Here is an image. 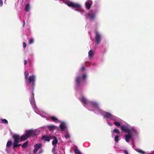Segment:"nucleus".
<instances>
[{
    "instance_id": "f257e3e1",
    "label": "nucleus",
    "mask_w": 154,
    "mask_h": 154,
    "mask_svg": "<svg viewBox=\"0 0 154 154\" xmlns=\"http://www.w3.org/2000/svg\"><path fill=\"white\" fill-rule=\"evenodd\" d=\"M87 77L85 74L81 73L77 76L75 80L76 95L83 106L88 110L94 111L96 109V102L95 100H88L80 92L79 88L81 87L82 82H85Z\"/></svg>"
},
{
    "instance_id": "f03ea898",
    "label": "nucleus",
    "mask_w": 154,
    "mask_h": 154,
    "mask_svg": "<svg viewBox=\"0 0 154 154\" xmlns=\"http://www.w3.org/2000/svg\"><path fill=\"white\" fill-rule=\"evenodd\" d=\"M70 7L74 11L80 12L82 15H85V18L90 19L91 21L93 20L95 17L96 12L95 11L86 14V11L82 8L81 5L79 3L73 2Z\"/></svg>"
},
{
    "instance_id": "7ed1b4c3",
    "label": "nucleus",
    "mask_w": 154,
    "mask_h": 154,
    "mask_svg": "<svg viewBox=\"0 0 154 154\" xmlns=\"http://www.w3.org/2000/svg\"><path fill=\"white\" fill-rule=\"evenodd\" d=\"M28 72L27 71L25 72L24 75L25 78V82L27 85L30 87L32 88V94L31 96L33 94V91L34 90V87L35 86V77L34 75H30L28 77Z\"/></svg>"
},
{
    "instance_id": "20e7f679",
    "label": "nucleus",
    "mask_w": 154,
    "mask_h": 154,
    "mask_svg": "<svg viewBox=\"0 0 154 154\" xmlns=\"http://www.w3.org/2000/svg\"><path fill=\"white\" fill-rule=\"evenodd\" d=\"M13 137L14 139L13 144L14 147H16L20 146L21 144H18L20 142V140L21 141H23L28 138L26 133L22 135L20 137L19 135L14 134L13 136Z\"/></svg>"
},
{
    "instance_id": "39448f33",
    "label": "nucleus",
    "mask_w": 154,
    "mask_h": 154,
    "mask_svg": "<svg viewBox=\"0 0 154 154\" xmlns=\"http://www.w3.org/2000/svg\"><path fill=\"white\" fill-rule=\"evenodd\" d=\"M29 101L34 111L36 113L40 115V116L42 117L45 118H46V119H47L48 114L45 112H41L40 111L38 110L37 108L36 107V105L35 102L34 96H33V94L32 95L31 97H30V98Z\"/></svg>"
},
{
    "instance_id": "423d86ee",
    "label": "nucleus",
    "mask_w": 154,
    "mask_h": 154,
    "mask_svg": "<svg viewBox=\"0 0 154 154\" xmlns=\"http://www.w3.org/2000/svg\"><path fill=\"white\" fill-rule=\"evenodd\" d=\"M51 139L52 140V144L53 146V148L52 149L53 152H57L60 151L59 149V147L57 146V145L58 143V140L57 138L55 136H51Z\"/></svg>"
},
{
    "instance_id": "0eeeda50",
    "label": "nucleus",
    "mask_w": 154,
    "mask_h": 154,
    "mask_svg": "<svg viewBox=\"0 0 154 154\" xmlns=\"http://www.w3.org/2000/svg\"><path fill=\"white\" fill-rule=\"evenodd\" d=\"M90 37L91 40L96 42V29L95 28L92 29L89 32Z\"/></svg>"
},
{
    "instance_id": "6e6552de",
    "label": "nucleus",
    "mask_w": 154,
    "mask_h": 154,
    "mask_svg": "<svg viewBox=\"0 0 154 154\" xmlns=\"http://www.w3.org/2000/svg\"><path fill=\"white\" fill-rule=\"evenodd\" d=\"M25 133L27 136L28 138L35 136L37 135V131L35 130H26Z\"/></svg>"
},
{
    "instance_id": "1a4fd4ad",
    "label": "nucleus",
    "mask_w": 154,
    "mask_h": 154,
    "mask_svg": "<svg viewBox=\"0 0 154 154\" xmlns=\"http://www.w3.org/2000/svg\"><path fill=\"white\" fill-rule=\"evenodd\" d=\"M60 2L61 3H64L67 5L68 6L70 7L73 2L69 0H59Z\"/></svg>"
},
{
    "instance_id": "9d476101",
    "label": "nucleus",
    "mask_w": 154,
    "mask_h": 154,
    "mask_svg": "<svg viewBox=\"0 0 154 154\" xmlns=\"http://www.w3.org/2000/svg\"><path fill=\"white\" fill-rule=\"evenodd\" d=\"M61 124L60 125V128L61 131H66V123L63 122H60Z\"/></svg>"
},
{
    "instance_id": "9b49d317",
    "label": "nucleus",
    "mask_w": 154,
    "mask_h": 154,
    "mask_svg": "<svg viewBox=\"0 0 154 154\" xmlns=\"http://www.w3.org/2000/svg\"><path fill=\"white\" fill-rule=\"evenodd\" d=\"M93 3V2L91 0H87L85 2V6L87 10H89L90 9Z\"/></svg>"
},
{
    "instance_id": "f8f14e48",
    "label": "nucleus",
    "mask_w": 154,
    "mask_h": 154,
    "mask_svg": "<svg viewBox=\"0 0 154 154\" xmlns=\"http://www.w3.org/2000/svg\"><path fill=\"white\" fill-rule=\"evenodd\" d=\"M128 134L125 135L124 137L125 141L127 142H129L130 139L132 138V136L131 131H130L129 132H128Z\"/></svg>"
},
{
    "instance_id": "ddd939ff",
    "label": "nucleus",
    "mask_w": 154,
    "mask_h": 154,
    "mask_svg": "<svg viewBox=\"0 0 154 154\" xmlns=\"http://www.w3.org/2000/svg\"><path fill=\"white\" fill-rule=\"evenodd\" d=\"M121 129L123 131H125L126 132H129L131 131L127 126L125 125H122L121 126Z\"/></svg>"
},
{
    "instance_id": "4468645a",
    "label": "nucleus",
    "mask_w": 154,
    "mask_h": 154,
    "mask_svg": "<svg viewBox=\"0 0 154 154\" xmlns=\"http://www.w3.org/2000/svg\"><path fill=\"white\" fill-rule=\"evenodd\" d=\"M42 144L41 143H39L38 144H37L34 146V149L33 151V152L34 153L38 151L39 149L42 146Z\"/></svg>"
},
{
    "instance_id": "2eb2a0df",
    "label": "nucleus",
    "mask_w": 154,
    "mask_h": 154,
    "mask_svg": "<svg viewBox=\"0 0 154 154\" xmlns=\"http://www.w3.org/2000/svg\"><path fill=\"white\" fill-rule=\"evenodd\" d=\"M94 54V52L92 50H90L88 52V56L89 58L91 59L93 58Z\"/></svg>"
},
{
    "instance_id": "dca6fc26",
    "label": "nucleus",
    "mask_w": 154,
    "mask_h": 154,
    "mask_svg": "<svg viewBox=\"0 0 154 154\" xmlns=\"http://www.w3.org/2000/svg\"><path fill=\"white\" fill-rule=\"evenodd\" d=\"M113 116L111 114L107 112L105 113L104 114V117H105L107 118H112L113 117Z\"/></svg>"
},
{
    "instance_id": "f3484780",
    "label": "nucleus",
    "mask_w": 154,
    "mask_h": 154,
    "mask_svg": "<svg viewBox=\"0 0 154 154\" xmlns=\"http://www.w3.org/2000/svg\"><path fill=\"white\" fill-rule=\"evenodd\" d=\"M101 39V35L97 32V45H98L100 43Z\"/></svg>"
},
{
    "instance_id": "a211bd4d",
    "label": "nucleus",
    "mask_w": 154,
    "mask_h": 154,
    "mask_svg": "<svg viewBox=\"0 0 154 154\" xmlns=\"http://www.w3.org/2000/svg\"><path fill=\"white\" fill-rule=\"evenodd\" d=\"M51 137H49L47 135H44L43 136L42 139H44L45 141H49L50 140H51Z\"/></svg>"
},
{
    "instance_id": "6ab92c4d",
    "label": "nucleus",
    "mask_w": 154,
    "mask_h": 154,
    "mask_svg": "<svg viewBox=\"0 0 154 154\" xmlns=\"http://www.w3.org/2000/svg\"><path fill=\"white\" fill-rule=\"evenodd\" d=\"M51 119L53 122H55L56 123H57L58 122H60L59 120L58 119L57 117L55 116H51Z\"/></svg>"
},
{
    "instance_id": "aec40b11",
    "label": "nucleus",
    "mask_w": 154,
    "mask_h": 154,
    "mask_svg": "<svg viewBox=\"0 0 154 154\" xmlns=\"http://www.w3.org/2000/svg\"><path fill=\"white\" fill-rule=\"evenodd\" d=\"M30 9V5L29 4H26L25 7V10L26 12H29Z\"/></svg>"
},
{
    "instance_id": "412c9836",
    "label": "nucleus",
    "mask_w": 154,
    "mask_h": 154,
    "mask_svg": "<svg viewBox=\"0 0 154 154\" xmlns=\"http://www.w3.org/2000/svg\"><path fill=\"white\" fill-rule=\"evenodd\" d=\"M48 128L51 131L54 130L56 128V126L53 125H51L48 126Z\"/></svg>"
},
{
    "instance_id": "4be33fe9",
    "label": "nucleus",
    "mask_w": 154,
    "mask_h": 154,
    "mask_svg": "<svg viewBox=\"0 0 154 154\" xmlns=\"http://www.w3.org/2000/svg\"><path fill=\"white\" fill-rule=\"evenodd\" d=\"M120 137V136L119 135H116L114 137V140L116 143H117L119 141V138Z\"/></svg>"
},
{
    "instance_id": "5701e85b",
    "label": "nucleus",
    "mask_w": 154,
    "mask_h": 154,
    "mask_svg": "<svg viewBox=\"0 0 154 154\" xmlns=\"http://www.w3.org/2000/svg\"><path fill=\"white\" fill-rule=\"evenodd\" d=\"M74 152L75 154H82L79 150L77 149H74Z\"/></svg>"
},
{
    "instance_id": "b1692460",
    "label": "nucleus",
    "mask_w": 154,
    "mask_h": 154,
    "mask_svg": "<svg viewBox=\"0 0 154 154\" xmlns=\"http://www.w3.org/2000/svg\"><path fill=\"white\" fill-rule=\"evenodd\" d=\"M12 143L11 141L9 140L8 141L7 143L6 146L10 147L12 145Z\"/></svg>"
},
{
    "instance_id": "393cba45",
    "label": "nucleus",
    "mask_w": 154,
    "mask_h": 154,
    "mask_svg": "<svg viewBox=\"0 0 154 154\" xmlns=\"http://www.w3.org/2000/svg\"><path fill=\"white\" fill-rule=\"evenodd\" d=\"M1 120L2 123L5 124H8V121L6 119H1Z\"/></svg>"
},
{
    "instance_id": "a878e982",
    "label": "nucleus",
    "mask_w": 154,
    "mask_h": 154,
    "mask_svg": "<svg viewBox=\"0 0 154 154\" xmlns=\"http://www.w3.org/2000/svg\"><path fill=\"white\" fill-rule=\"evenodd\" d=\"M66 131V133L65 132V133L64 134L65 137L66 139L69 138V135Z\"/></svg>"
},
{
    "instance_id": "bb28decb",
    "label": "nucleus",
    "mask_w": 154,
    "mask_h": 154,
    "mask_svg": "<svg viewBox=\"0 0 154 154\" xmlns=\"http://www.w3.org/2000/svg\"><path fill=\"white\" fill-rule=\"evenodd\" d=\"M137 151L140 154H145L146 153L145 152L140 149H138Z\"/></svg>"
},
{
    "instance_id": "cd10ccee",
    "label": "nucleus",
    "mask_w": 154,
    "mask_h": 154,
    "mask_svg": "<svg viewBox=\"0 0 154 154\" xmlns=\"http://www.w3.org/2000/svg\"><path fill=\"white\" fill-rule=\"evenodd\" d=\"M113 133H115L117 134H119L120 133V132L119 130L117 129H115L113 131Z\"/></svg>"
},
{
    "instance_id": "c85d7f7f",
    "label": "nucleus",
    "mask_w": 154,
    "mask_h": 154,
    "mask_svg": "<svg viewBox=\"0 0 154 154\" xmlns=\"http://www.w3.org/2000/svg\"><path fill=\"white\" fill-rule=\"evenodd\" d=\"M114 124L115 125L117 126H120L121 127V124L119 122H114Z\"/></svg>"
},
{
    "instance_id": "c756f323",
    "label": "nucleus",
    "mask_w": 154,
    "mask_h": 154,
    "mask_svg": "<svg viewBox=\"0 0 154 154\" xmlns=\"http://www.w3.org/2000/svg\"><path fill=\"white\" fill-rule=\"evenodd\" d=\"M28 146V142H26L24 143L22 145V147L23 148H25L26 147Z\"/></svg>"
},
{
    "instance_id": "7c9ffc66",
    "label": "nucleus",
    "mask_w": 154,
    "mask_h": 154,
    "mask_svg": "<svg viewBox=\"0 0 154 154\" xmlns=\"http://www.w3.org/2000/svg\"><path fill=\"white\" fill-rule=\"evenodd\" d=\"M34 42V39L33 38H31L29 41V44H31Z\"/></svg>"
},
{
    "instance_id": "2f4dec72",
    "label": "nucleus",
    "mask_w": 154,
    "mask_h": 154,
    "mask_svg": "<svg viewBox=\"0 0 154 154\" xmlns=\"http://www.w3.org/2000/svg\"><path fill=\"white\" fill-rule=\"evenodd\" d=\"M11 148L10 147L6 146V150L7 152L8 153H9L11 151Z\"/></svg>"
},
{
    "instance_id": "473e14b6",
    "label": "nucleus",
    "mask_w": 154,
    "mask_h": 154,
    "mask_svg": "<svg viewBox=\"0 0 154 154\" xmlns=\"http://www.w3.org/2000/svg\"><path fill=\"white\" fill-rule=\"evenodd\" d=\"M26 47V44L25 42H23V47L24 48H25Z\"/></svg>"
},
{
    "instance_id": "72a5a7b5",
    "label": "nucleus",
    "mask_w": 154,
    "mask_h": 154,
    "mask_svg": "<svg viewBox=\"0 0 154 154\" xmlns=\"http://www.w3.org/2000/svg\"><path fill=\"white\" fill-rule=\"evenodd\" d=\"M3 5V2L2 0H0V7H1Z\"/></svg>"
},
{
    "instance_id": "f704fd0d",
    "label": "nucleus",
    "mask_w": 154,
    "mask_h": 154,
    "mask_svg": "<svg viewBox=\"0 0 154 154\" xmlns=\"http://www.w3.org/2000/svg\"><path fill=\"white\" fill-rule=\"evenodd\" d=\"M85 69V67L84 66H83L80 71L82 72V71L84 70Z\"/></svg>"
},
{
    "instance_id": "c9c22d12",
    "label": "nucleus",
    "mask_w": 154,
    "mask_h": 154,
    "mask_svg": "<svg viewBox=\"0 0 154 154\" xmlns=\"http://www.w3.org/2000/svg\"><path fill=\"white\" fill-rule=\"evenodd\" d=\"M97 111L98 110H100V107H99V106H98V105H97Z\"/></svg>"
},
{
    "instance_id": "e433bc0d",
    "label": "nucleus",
    "mask_w": 154,
    "mask_h": 154,
    "mask_svg": "<svg viewBox=\"0 0 154 154\" xmlns=\"http://www.w3.org/2000/svg\"><path fill=\"white\" fill-rule=\"evenodd\" d=\"M61 153L60 151H58V152H54V154H60Z\"/></svg>"
},
{
    "instance_id": "4c0bfd02",
    "label": "nucleus",
    "mask_w": 154,
    "mask_h": 154,
    "mask_svg": "<svg viewBox=\"0 0 154 154\" xmlns=\"http://www.w3.org/2000/svg\"><path fill=\"white\" fill-rule=\"evenodd\" d=\"M27 61L26 60H24V64L25 65H26V64H27Z\"/></svg>"
},
{
    "instance_id": "58836bf2",
    "label": "nucleus",
    "mask_w": 154,
    "mask_h": 154,
    "mask_svg": "<svg viewBox=\"0 0 154 154\" xmlns=\"http://www.w3.org/2000/svg\"><path fill=\"white\" fill-rule=\"evenodd\" d=\"M124 152L125 153V154H128V152L126 150H125Z\"/></svg>"
},
{
    "instance_id": "ea45409f",
    "label": "nucleus",
    "mask_w": 154,
    "mask_h": 154,
    "mask_svg": "<svg viewBox=\"0 0 154 154\" xmlns=\"http://www.w3.org/2000/svg\"><path fill=\"white\" fill-rule=\"evenodd\" d=\"M25 25V21H23V26H24Z\"/></svg>"
},
{
    "instance_id": "a19ab883",
    "label": "nucleus",
    "mask_w": 154,
    "mask_h": 154,
    "mask_svg": "<svg viewBox=\"0 0 154 154\" xmlns=\"http://www.w3.org/2000/svg\"><path fill=\"white\" fill-rule=\"evenodd\" d=\"M27 30H28V31H30V30H29V29H28L27 30H26V31H27Z\"/></svg>"
}]
</instances>
